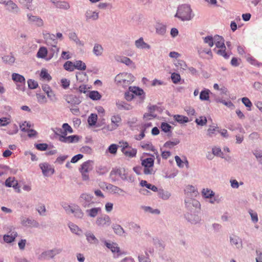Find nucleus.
<instances>
[{"instance_id":"cd10ccee","label":"nucleus","mask_w":262,"mask_h":262,"mask_svg":"<svg viewBox=\"0 0 262 262\" xmlns=\"http://www.w3.org/2000/svg\"><path fill=\"white\" fill-rule=\"evenodd\" d=\"M226 48H220V49L216 50L215 49H214V51L216 52L217 54L219 55L223 56L225 59H228L230 56V54H228L226 51Z\"/></svg>"},{"instance_id":"4468645a","label":"nucleus","mask_w":262,"mask_h":262,"mask_svg":"<svg viewBox=\"0 0 262 262\" xmlns=\"http://www.w3.org/2000/svg\"><path fill=\"white\" fill-rule=\"evenodd\" d=\"M122 119L119 115H114L111 118V130L117 129L121 124Z\"/></svg>"},{"instance_id":"09e8293b","label":"nucleus","mask_w":262,"mask_h":262,"mask_svg":"<svg viewBox=\"0 0 262 262\" xmlns=\"http://www.w3.org/2000/svg\"><path fill=\"white\" fill-rule=\"evenodd\" d=\"M171 80H172V82L174 83H178L180 81V79H181V77H180V74L176 73H173L171 74Z\"/></svg>"},{"instance_id":"774afa93","label":"nucleus","mask_w":262,"mask_h":262,"mask_svg":"<svg viewBox=\"0 0 262 262\" xmlns=\"http://www.w3.org/2000/svg\"><path fill=\"white\" fill-rule=\"evenodd\" d=\"M125 98L127 101H131L134 98V96L129 90L128 92H125Z\"/></svg>"},{"instance_id":"20e7f679","label":"nucleus","mask_w":262,"mask_h":262,"mask_svg":"<svg viewBox=\"0 0 262 262\" xmlns=\"http://www.w3.org/2000/svg\"><path fill=\"white\" fill-rule=\"evenodd\" d=\"M175 16L182 20H188L191 18V9L188 5H182L179 7Z\"/></svg>"},{"instance_id":"37998d69","label":"nucleus","mask_w":262,"mask_h":262,"mask_svg":"<svg viewBox=\"0 0 262 262\" xmlns=\"http://www.w3.org/2000/svg\"><path fill=\"white\" fill-rule=\"evenodd\" d=\"M57 7L59 9L67 10L70 8L69 4L65 2H60L57 4Z\"/></svg>"},{"instance_id":"f3484780","label":"nucleus","mask_w":262,"mask_h":262,"mask_svg":"<svg viewBox=\"0 0 262 262\" xmlns=\"http://www.w3.org/2000/svg\"><path fill=\"white\" fill-rule=\"evenodd\" d=\"M69 209H66L68 212H71L74 214L75 217L77 218H82L83 216V213L81 209L78 206H76L74 208H72L71 206H68Z\"/></svg>"},{"instance_id":"aec40b11","label":"nucleus","mask_w":262,"mask_h":262,"mask_svg":"<svg viewBox=\"0 0 262 262\" xmlns=\"http://www.w3.org/2000/svg\"><path fill=\"white\" fill-rule=\"evenodd\" d=\"M123 154L127 157L133 158L136 157L137 150L136 148H133L129 146L127 149L122 151Z\"/></svg>"},{"instance_id":"f03ea898","label":"nucleus","mask_w":262,"mask_h":262,"mask_svg":"<svg viewBox=\"0 0 262 262\" xmlns=\"http://www.w3.org/2000/svg\"><path fill=\"white\" fill-rule=\"evenodd\" d=\"M93 168L94 161L92 160H88L80 165L79 171L83 181H88L90 179L89 173Z\"/></svg>"},{"instance_id":"e433bc0d","label":"nucleus","mask_w":262,"mask_h":262,"mask_svg":"<svg viewBox=\"0 0 262 262\" xmlns=\"http://www.w3.org/2000/svg\"><path fill=\"white\" fill-rule=\"evenodd\" d=\"M65 70L69 71H73L75 70L74 63L72 61H68L63 65Z\"/></svg>"},{"instance_id":"de8ad7c7","label":"nucleus","mask_w":262,"mask_h":262,"mask_svg":"<svg viewBox=\"0 0 262 262\" xmlns=\"http://www.w3.org/2000/svg\"><path fill=\"white\" fill-rule=\"evenodd\" d=\"M113 229L114 230V232L117 234L121 235L124 233L123 229L121 226L119 225H115L113 227Z\"/></svg>"},{"instance_id":"473e14b6","label":"nucleus","mask_w":262,"mask_h":262,"mask_svg":"<svg viewBox=\"0 0 262 262\" xmlns=\"http://www.w3.org/2000/svg\"><path fill=\"white\" fill-rule=\"evenodd\" d=\"M110 189L114 193H117L119 195H123V193L125 192L121 188L111 185L110 186Z\"/></svg>"},{"instance_id":"4c0bfd02","label":"nucleus","mask_w":262,"mask_h":262,"mask_svg":"<svg viewBox=\"0 0 262 262\" xmlns=\"http://www.w3.org/2000/svg\"><path fill=\"white\" fill-rule=\"evenodd\" d=\"M40 76L42 79L45 80L50 81L51 79V76L47 72L46 69L41 70Z\"/></svg>"},{"instance_id":"bf43d9fd","label":"nucleus","mask_w":262,"mask_h":262,"mask_svg":"<svg viewBox=\"0 0 262 262\" xmlns=\"http://www.w3.org/2000/svg\"><path fill=\"white\" fill-rule=\"evenodd\" d=\"M249 213L250 214L251 219L253 222L256 223L258 222V216L256 212H253L252 210L249 211Z\"/></svg>"},{"instance_id":"39448f33","label":"nucleus","mask_w":262,"mask_h":262,"mask_svg":"<svg viewBox=\"0 0 262 262\" xmlns=\"http://www.w3.org/2000/svg\"><path fill=\"white\" fill-rule=\"evenodd\" d=\"M141 165L144 167V173L145 174H151L153 172L154 165V159L153 158H147L141 159Z\"/></svg>"},{"instance_id":"f257e3e1","label":"nucleus","mask_w":262,"mask_h":262,"mask_svg":"<svg viewBox=\"0 0 262 262\" xmlns=\"http://www.w3.org/2000/svg\"><path fill=\"white\" fill-rule=\"evenodd\" d=\"M134 80V76L127 73L119 74L115 77V81L117 84L124 88L128 86Z\"/></svg>"},{"instance_id":"ddd939ff","label":"nucleus","mask_w":262,"mask_h":262,"mask_svg":"<svg viewBox=\"0 0 262 262\" xmlns=\"http://www.w3.org/2000/svg\"><path fill=\"white\" fill-rule=\"evenodd\" d=\"M106 246L110 249L113 253H117V256H119L122 254H125V253L121 252L120 251V248L118 247L117 244L116 243H108L106 242H105Z\"/></svg>"},{"instance_id":"680f3d73","label":"nucleus","mask_w":262,"mask_h":262,"mask_svg":"<svg viewBox=\"0 0 262 262\" xmlns=\"http://www.w3.org/2000/svg\"><path fill=\"white\" fill-rule=\"evenodd\" d=\"M36 147L37 149L44 151L48 148V145L46 143H39L36 145Z\"/></svg>"},{"instance_id":"603ef678","label":"nucleus","mask_w":262,"mask_h":262,"mask_svg":"<svg viewBox=\"0 0 262 262\" xmlns=\"http://www.w3.org/2000/svg\"><path fill=\"white\" fill-rule=\"evenodd\" d=\"M161 128L163 132L167 133L170 130L171 126L167 123L163 122L161 124Z\"/></svg>"},{"instance_id":"0e129e2a","label":"nucleus","mask_w":262,"mask_h":262,"mask_svg":"<svg viewBox=\"0 0 262 262\" xmlns=\"http://www.w3.org/2000/svg\"><path fill=\"white\" fill-rule=\"evenodd\" d=\"M61 82L62 88L65 89L68 88L70 85V80H68L66 78L62 79L61 80Z\"/></svg>"},{"instance_id":"a18cd8bd","label":"nucleus","mask_w":262,"mask_h":262,"mask_svg":"<svg viewBox=\"0 0 262 262\" xmlns=\"http://www.w3.org/2000/svg\"><path fill=\"white\" fill-rule=\"evenodd\" d=\"M4 61L9 64H11L14 62L15 58L11 55L5 56L3 57Z\"/></svg>"},{"instance_id":"0eeeda50","label":"nucleus","mask_w":262,"mask_h":262,"mask_svg":"<svg viewBox=\"0 0 262 262\" xmlns=\"http://www.w3.org/2000/svg\"><path fill=\"white\" fill-rule=\"evenodd\" d=\"M92 199V195L86 193H83L80 197V202L83 207H89L90 204L93 203Z\"/></svg>"},{"instance_id":"338daca9","label":"nucleus","mask_w":262,"mask_h":262,"mask_svg":"<svg viewBox=\"0 0 262 262\" xmlns=\"http://www.w3.org/2000/svg\"><path fill=\"white\" fill-rule=\"evenodd\" d=\"M120 62L127 66H129L132 63V61L129 58L126 57H122L120 60Z\"/></svg>"},{"instance_id":"6ab92c4d","label":"nucleus","mask_w":262,"mask_h":262,"mask_svg":"<svg viewBox=\"0 0 262 262\" xmlns=\"http://www.w3.org/2000/svg\"><path fill=\"white\" fill-rule=\"evenodd\" d=\"M27 17L29 21L35 23L36 25L37 26L41 27L43 25V21L41 18L30 14H27Z\"/></svg>"},{"instance_id":"ea45409f","label":"nucleus","mask_w":262,"mask_h":262,"mask_svg":"<svg viewBox=\"0 0 262 262\" xmlns=\"http://www.w3.org/2000/svg\"><path fill=\"white\" fill-rule=\"evenodd\" d=\"M204 42L205 43L208 44V46L211 48L214 45V38L211 36H207L203 38Z\"/></svg>"},{"instance_id":"58836bf2","label":"nucleus","mask_w":262,"mask_h":262,"mask_svg":"<svg viewBox=\"0 0 262 262\" xmlns=\"http://www.w3.org/2000/svg\"><path fill=\"white\" fill-rule=\"evenodd\" d=\"M101 210L100 208H93L92 209L87 210L86 212L89 213V215L91 217H95L99 211Z\"/></svg>"},{"instance_id":"2f4dec72","label":"nucleus","mask_w":262,"mask_h":262,"mask_svg":"<svg viewBox=\"0 0 262 262\" xmlns=\"http://www.w3.org/2000/svg\"><path fill=\"white\" fill-rule=\"evenodd\" d=\"M75 69L79 70H85L86 69V65L81 60L76 61L74 63Z\"/></svg>"},{"instance_id":"2eb2a0df","label":"nucleus","mask_w":262,"mask_h":262,"mask_svg":"<svg viewBox=\"0 0 262 262\" xmlns=\"http://www.w3.org/2000/svg\"><path fill=\"white\" fill-rule=\"evenodd\" d=\"M6 186L7 187H12L15 189H17V192H20V189H19V186L18 184L17 181L14 178L9 177L8 178L5 182Z\"/></svg>"},{"instance_id":"bb28decb","label":"nucleus","mask_w":262,"mask_h":262,"mask_svg":"<svg viewBox=\"0 0 262 262\" xmlns=\"http://www.w3.org/2000/svg\"><path fill=\"white\" fill-rule=\"evenodd\" d=\"M173 118L176 121L180 123H184L189 121L188 117L182 115H176L174 116Z\"/></svg>"},{"instance_id":"c756f323","label":"nucleus","mask_w":262,"mask_h":262,"mask_svg":"<svg viewBox=\"0 0 262 262\" xmlns=\"http://www.w3.org/2000/svg\"><path fill=\"white\" fill-rule=\"evenodd\" d=\"M247 61L249 62L251 64L257 66V67H260L262 66V63L260 62H259L257 60H256L254 57H252L250 55H248L246 57Z\"/></svg>"},{"instance_id":"7c9ffc66","label":"nucleus","mask_w":262,"mask_h":262,"mask_svg":"<svg viewBox=\"0 0 262 262\" xmlns=\"http://www.w3.org/2000/svg\"><path fill=\"white\" fill-rule=\"evenodd\" d=\"M69 227L70 228L71 231L76 234L80 235L82 233L81 230L75 224L72 223L69 224Z\"/></svg>"},{"instance_id":"8fccbe9b","label":"nucleus","mask_w":262,"mask_h":262,"mask_svg":"<svg viewBox=\"0 0 262 262\" xmlns=\"http://www.w3.org/2000/svg\"><path fill=\"white\" fill-rule=\"evenodd\" d=\"M230 242L232 245H235L236 247H238L241 244L239 238L236 236L231 237Z\"/></svg>"},{"instance_id":"7ed1b4c3","label":"nucleus","mask_w":262,"mask_h":262,"mask_svg":"<svg viewBox=\"0 0 262 262\" xmlns=\"http://www.w3.org/2000/svg\"><path fill=\"white\" fill-rule=\"evenodd\" d=\"M69 133L67 132L64 131L61 128L57 129L56 134L59 137V140L63 143H72L77 142L79 141V137L77 135H71L67 136Z\"/></svg>"},{"instance_id":"a878e982","label":"nucleus","mask_w":262,"mask_h":262,"mask_svg":"<svg viewBox=\"0 0 262 262\" xmlns=\"http://www.w3.org/2000/svg\"><path fill=\"white\" fill-rule=\"evenodd\" d=\"M48 54V51L46 47H40L37 53V57L40 58H45Z\"/></svg>"},{"instance_id":"393cba45","label":"nucleus","mask_w":262,"mask_h":262,"mask_svg":"<svg viewBox=\"0 0 262 262\" xmlns=\"http://www.w3.org/2000/svg\"><path fill=\"white\" fill-rule=\"evenodd\" d=\"M103 49L101 45L95 44L93 48V53L96 56H100L102 54Z\"/></svg>"},{"instance_id":"412c9836","label":"nucleus","mask_w":262,"mask_h":262,"mask_svg":"<svg viewBox=\"0 0 262 262\" xmlns=\"http://www.w3.org/2000/svg\"><path fill=\"white\" fill-rule=\"evenodd\" d=\"M85 16L87 19L96 20L99 17V13L96 11L89 10L86 12Z\"/></svg>"},{"instance_id":"052dcab7","label":"nucleus","mask_w":262,"mask_h":262,"mask_svg":"<svg viewBox=\"0 0 262 262\" xmlns=\"http://www.w3.org/2000/svg\"><path fill=\"white\" fill-rule=\"evenodd\" d=\"M62 127V129L68 132L69 133H72L73 132L72 128L68 123L63 124Z\"/></svg>"},{"instance_id":"13d9d810","label":"nucleus","mask_w":262,"mask_h":262,"mask_svg":"<svg viewBox=\"0 0 262 262\" xmlns=\"http://www.w3.org/2000/svg\"><path fill=\"white\" fill-rule=\"evenodd\" d=\"M32 0H19L20 3L24 4L26 5V7L28 9L32 10L33 9L30 5L32 3Z\"/></svg>"},{"instance_id":"6e6d98bb","label":"nucleus","mask_w":262,"mask_h":262,"mask_svg":"<svg viewBox=\"0 0 262 262\" xmlns=\"http://www.w3.org/2000/svg\"><path fill=\"white\" fill-rule=\"evenodd\" d=\"M31 127V124L27 122H25L22 124L20 125V128L23 132H27L29 130Z\"/></svg>"},{"instance_id":"1a4fd4ad","label":"nucleus","mask_w":262,"mask_h":262,"mask_svg":"<svg viewBox=\"0 0 262 262\" xmlns=\"http://www.w3.org/2000/svg\"><path fill=\"white\" fill-rule=\"evenodd\" d=\"M128 89L134 96H139L141 101L145 99V93L142 89L137 86H129Z\"/></svg>"},{"instance_id":"f8f14e48","label":"nucleus","mask_w":262,"mask_h":262,"mask_svg":"<svg viewBox=\"0 0 262 262\" xmlns=\"http://www.w3.org/2000/svg\"><path fill=\"white\" fill-rule=\"evenodd\" d=\"M111 224L110 217L104 215L98 217L96 221V224L99 226H104L105 225H110Z\"/></svg>"},{"instance_id":"4be33fe9","label":"nucleus","mask_w":262,"mask_h":262,"mask_svg":"<svg viewBox=\"0 0 262 262\" xmlns=\"http://www.w3.org/2000/svg\"><path fill=\"white\" fill-rule=\"evenodd\" d=\"M210 91L208 89H205L202 91L200 94V99L202 101L209 100Z\"/></svg>"},{"instance_id":"c03bdc74","label":"nucleus","mask_w":262,"mask_h":262,"mask_svg":"<svg viewBox=\"0 0 262 262\" xmlns=\"http://www.w3.org/2000/svg\"><path fill=\"white\" fill-rule=\"evenodd\" d=\"M242 101L246 107L249 108L248 110H251L252 104L249 98L247 97H243L242 99Z\"/></svg>"},{"instance_id":"f704fd0d","label":"nucleus","mask_w":262,"mask_h":262,"mask_svg":"<svg viewBox=\"0 0 262 262\" xmlns=\"http://www.w3.org/2000/svg\"><path fill=\"white\" fill-rule=\"evenodd\" d=\"M97 121V115L95 114H92L88 118V123L90 125L93 126L95 125Z\"/></svg>"},{"instance_id":"69168bd1","label":"nucleus","mask_w":262,"mask_h":262,"mask_svg":"<svg viewBox=\"0 0 262 262\" xmlns=\"http://www.w3.org/2000/svg\"><path fill=\"white\" fill-rule=\"evenodd\" d=\"M111 175L115 174L116 176H119L121 178L123 179V177L122 176V170L120 169H117L113 170L111 172Z\"/></svg>"},{"instance_id":"864d4df0","label":"nucleus","mask_w":262,"mask_h":262,"mask_svg":"<svg viewBox=\"0 0 262 262\" xmlns=\"http://www.w3.org/2000/svg\"><path fill=\"white\" fill-rule=\"evenodd\" d=\"M28 84L29 88L31 89H35L38 86V83L32 79H29L28 80Z\"/></svg>"},{"instance_id":"423d86ee","label":"nucleus","mask_w":262,"mask_h":262,"mask_svg":"<svg viewBox=\"0 0 262 262\" xmlns=\"http://www.w3.org/2000/svg\"><path fill=\"white\" fill-rule=\"evenodd\" d=\"M61 252L60 249H54L42 252L39 256V258L41 260L49 259L53 258L55 255L59 254Z\"/></svg>"},{"instance_id":"5701e85b","label":"nucleus","mask_w":262,"mask_h":262,"mask_svg":"<svg viewBox=\"0 0 262 262\" xmlns=\"http://www.w3.org/2000/svg\"><path fill=\"white\" fill-rule=\"evenodd\" d=\"M136 46L138 48L141 49H149L150 46L146 43H145L142 38H140L139 39L137 40L135 42Z\"/></svg>"},{"instance_id":"a19ab883","label":"nucleus","mask_w":262,"mask_h":262,"mask_svg":"<svg viewBox=\"0 0 262 262\" xmlns=\"http://www.w3.org/2000/svg\"><path fill=\"white\" fill-rule=\"evenodd\" d=\"M86 239L89 242L92 244H95L98 242V239L95 237L94 235L92 233L86 234Z\"/></svg>"},{"instance_id":"b1692460","label":"nucleus","mask_w":262,"mask_h":262,"mask_svg":"<svg viewBox=\"0 0 262 262\" xmlns=\"http://www.w3.org/2000/svg\"><path fill=\"white\" fill-rule=\"evenodd\" d=\"M88 96L93 100H98L101 98V94L97 91H92L90 92Z\"/></svg>"},{"instance_id":"e2e57ef3","label":"nucleus","mask_w":262,"mask_h":262,"mask_svg":"<svg viewBox=\"0 0 262 262\" xmlns=\"http://www.w3.org/2000/svg\"><path fill=\"white\" fill-rule=\"evenodd\" d=\"M83 156L82 154H78L77 155L74 156L71 159V162L73 163H76L78 161L80 160L83 158Z\"/></svg>"},{"instance_id":"dca6fc26","label":"nucleus","mask_w":262,"mask_h":262,"mask_svg":"<svg viewBox=\"0 0 262 262\" xmlns=\"http://www.w3.org/2000/svg\"><path fill=\"white\" fill-rule=\"evenodd\" d=\"M198 53L200 57L205 58V55H208L210 58L212 57V54L210 49H208L203 46H200L198 49Z\"/></svg>"},{"instance_id":"3c124183","label":"nucleus","mask_w":262,"mask_h":262,"mask_svg":"<svg viewBox=\"0 0 262 262\" xmlns=\"http://www.w3.org/2000/svg\"><path fill=\"white\" fill-rule=\"evenodd\" d=\"M16 236V233L14 234V235H5L4 236V240L5 241V242H6L7 243H11L15 239Z\"/></svg>"},{"instance_id":"c9c22d12","label":"nucleus","mask_w":262,"mask_h":262,"mask_svg":"<svg viewBox=\"0 0 262 262\" xmlns=\"http://www.w3.org/2000/svg\"><path fill=\"white\" fill-rule=\"evenodd\" d=\"M202 193L203 195L206 198H211L214 195V192L208 188L203 189Z\"/></svg>"},{"instance_id":"6e6552de","label":"nucleus","mask_w":262,"mask_h":262,"mask_svg":"<svg viewBox=\"0 0 262 262\" xmlns=\"http://www.w3.org/2000/svg\"><path fill=\"white\" fill-rule=\"evenodd\" d=\"M5 5L6 10L10 12L17 14L19 12V9L17 5L11 0H7Z\"/></svg>"},{"instance_id":"5fc2aeb1","label":"nucleus","mask_w":262,"mask_h":262,"mask_svg":"<svg viewBox=\"0 0 262 262\" xmlns=\"http://www.w3.org/2000/svg\"><path fill=\"white\" fill-rule=\"evenodd\" d=\"M195 122L198 124L200 125H204L207 123V119L205 117H200L198 119H196Z\"/></svg>"},{"instance_id":"49530a36","label":"nucleus","mask_w":262,"mask_h":262,"mask_svg":"<svg viewBox=\"0 0 262 262\" xmlns=\"http://www.w3.org/2000/svg\"><path fill=\"white\" fill-rule=\"evenodd\" d=\"M118 149V145L115 144H111L108 148V151L110 153L115 155Z\"/></svg>"},{"instance_id":"a211bd4d","label":"nucleus","mask_w":262,"mask_h":262,"mask_svg":"<svg viewBox=\"0 0 262 262\" xmlns=\"http://www.w3.org/2000/svg\"><path fill=\"white\" fill-rule=\"evenodd\" d=\"M214 44L218 48H226L224 38L219 35H216L214 37Z\"/></svg>"},{"instance_id":"72a5a7b5","label":"nucleus","mask_w":262,"mask_h":262,"mask_svg":"<svg viewBox=\"0 0 262 262\" xmlns=\"http://www.w3.org/2000/svg\"><path fill=\"white\" fill-rule=\"evenodd\" d=\"M141 185L142 186H145L146 188L152 190L153 191L156 192L158 191V188L156 186L152 185V184L149 183H147V182L146 181H141Z\"/></svg>"},{"instance_id":"79ce46f5","label":"nucleus","mask_w":262,"mask_h":262,"mask_svg":"<svg viewBox=\"0 0 262 262\" xmlns=\"http://www.w3.org/2000/svg\"><path fill=\"white\" fill-rule=\"evenodd\" d=\"M174 158H175V160H176V162L177 163V165L179 167H183V166H184L183 164L184 163H185L186 166L188 167V162L187 161V160H186L184 162L183 161H182V160L181 159V158L178 156H175Z\"/></svg>"},{"instance_id":"9b49d317","label":"nucleus","mask_w":262,"mask_h":262,"mask_svg":"<svg viewBox=\"0 0 262 262\" xmlns=\"http://www.w3.org/2000/svg\"><path fill=\"white\" fill-rule=\"evenodd\" d=\"M12 79L16 83H19L20 84L17 86H23L25 84L26 80L25 77L18 73H14L12 74Z\"/></svg>"},{"instance_id":"4d7b16f0","label":"nucleus","mask_w":262,"mask_h":262,"mask_svg":"<svg viewBox=\"0 0 262 262\" xmlns=\"http://www.w3.org/2000/svg\"><path fill=\"white\" fill-rule=\"evenodd\" d=\"M37 101L40 103H46L47 100L45 95L42 94H37Z\"/></svg>"},{"instance_id":"c85d7f7f","label":"nucleus","mask_w":262,"mask_h":262,"mask_svg":"<svg viewBox=\"0 0 262 262\" xmlns=\"http://www.w3.org/2000/svg\"><path fill=\"white\" fill-rule=\"evenodd\" d=\"M141 147L143 149H145L148 150L152 151L155 152V154H157L158 153V151L155 149V147L152 145V144L151 143H142L141 145Z\"/></svg>"},{"instance_id":"9d476101","label":"nucleus","mask_w":262,"mask_h":262,"mask_svg":"<svg viewBox=\"0 0 262 262\" xmlns=\"http://www.w3.org/2000/svg\"><path fill=\"white\" fill-rule=\"evenodd\" d=\"M40 167L42 170L43 174L46 176H50L54 172V168L48 163L40 164Z\"/></svg>"}]
</instances>
